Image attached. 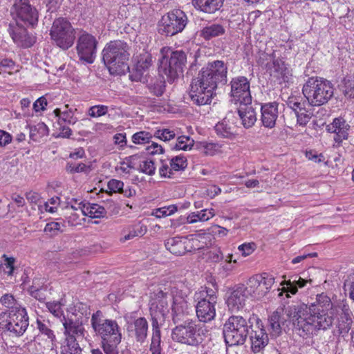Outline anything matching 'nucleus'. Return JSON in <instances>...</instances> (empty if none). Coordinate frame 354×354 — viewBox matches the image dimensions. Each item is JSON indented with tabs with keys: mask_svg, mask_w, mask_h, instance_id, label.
Listing matches in <instances>:
<instances>
[{
	"mask_svg": "<svg viewBox=\"0 0 354 354\" xmlns=\"http://www.w3.org/2000/svg\"><path fill=\"white\" fill-rule=\"evenodd\" d=\"M227 72L223 61L208 62L192 81L189 95L192 102L198 106L210 104L218 86L227 83Z\"/></svg>",
	"mask_w": 354,
	"mask_h": 354,
	"instance_id": "nucleus-1",
	"label": "nucleus"
},
{
	"mask_svg": "<svg viewBox=\"0 0 354 354\" xmlns=\"http://www.w3.org/2000/svg\"><path fill=\"white\" fill-rule=\"evenodd\" d=\"M150 311L152 318L158 316V321L164 320L165 316L169 313V301L171 303L172 320L174 323L183 319L185 310L188 308L186 295L176 286L158 289L151 296Z\"/></svg>",
	"mask_w": 354,
	"mask_h": 354,
	"instance_id": "nucleus-2",
	"label": "nucleus"
},
{
	"mask_svg": "<svg viewBox=\"0 0 354 354\" xmlns=\"http://www.w3.org/2000/svg\"><path fill=\"white\" fill-rule=\"evenodd\" d=\"M129 46L124 41L107 43L102 50V60L112 75H123L129 70Z\"/></svg>",
	"mask_w": 354,
	"mask_h": 354,
	"instance_id": "nucleus-3",
	"label": "nucleus"
},
{
	"mask_svg": "<svg viewBox=\"0 0 354 354\" xmlns=\"http://www.w3.org/2000/svg\"><path fill=\"white\" fill-rule=\"evenodd\" d=\"M288 322L292 323L300 336L312 334L317 330L315 318L310 313L308 306L304 303L288 305L283 309Z\"/></svg>",
	"mask_w": 354,
	"mask_h": 354,
	"instance_id": "nucleus-4",
	"label": "nucleus"
},
{
	"mask_svg": "<svg viewBox=\"0 0 354 354\" xmlns=\"http://www.w3.org/2000/svg\"><path fill=\"white\" fill-rule=\"evenodd\" d=\"M302 93L308 103L312 106H320L328 102L334 94L333 84L319 77H309L304 84Z\"/></svg>",
	"mask_w": 354,
	"mask_h": 354,
	"instance_id": "nucleus-5",
	"label": "nucleus"
},
{
	"mask_svg": "<svg viewBox=\"0 0 354 354\" xmlns=\"http://www.w3.org/2000/svg\"><path fill=\"white\" fill-rule=\"evenodd\" d=\"M308 308L315 318L317 330H326L333 326L337 308L326 294L317 295L315 301L308 306Z\"/></svg>",
	"mask_w": 354,
	"mask_h": 354,
	"instance_id": "nucleus-6",
	"label": "nucleus"
},
{
	"mask_svg": "<svg viewBox=\"0 0 354 354\" xmlns=\"http://www.w3.org/2000/svg\"><path fill=\"white\" fill-rule=\"evenodd\" d=\"M252 327L250 319L240 315L230 316L224 324L223 330L226 344L230 346L243 345Z\"/></svg>",
	"mask_w": 354,
	"mask_h": 354,
	"instance_id": "nucleus-7",
	"label": "nucleus"
},
{
	"mask_svg": "<svg viewBox=\"0 0 354 354\" xmlns=\"http://www.w3.org/2000/svg\"><path fill=\"white\" fill-rule=\"evenodd\" d=\"M188 308L185 310L183 319L176 323L178 325L172 330L171 337L175 342L196 346L201 338L196 324L188 317Z\"/></svg>",
	"mask_w": 354,
	"mask_h": 354,
	"instance_id": "nucleus-8",
	"label": "nucleus"
},
{
	"mask_svg": "<svg viewBox=\"0 0 354 354\" xmlns=\"http://www.w3.org/2000/svg\"><path fill=\"white\" fill-rule=\"evenodd\" d=\"M187 23L186 14L180 9H175L162 17L158 22V32L166 37H171L181 32Z\"/></svg>",
	"mask_w": 354,
	"mask_h": 354,
	"instance_id": "nucleus-9",
	"label": "nucleus"
},
{
	"mask_svg": "<svg viewBox=\"0 0 354 354\" xmlns=\"http://www.w3.org/2000/svg\"><path fill=\"white\" fill-rule=\"evenodd\" d=\"M51 39L64 50L68 49L74 43L75 29L66 18L55 19L50 30Z\"/></svg>",
	"mask_w": 354,
	"mask_h": 354,
	"instance_id": "nucleus-10",
	"label": "nucleus"
},
{
	"mask_svg": "<svg viewBox=\"0 0 354 354\" xmlns=\"http://www.w3.org/2000/svg\"><path fill=\"white\" fill-rule=\"evenodd\" d=\"M1 328L13 337H21L29 325V318L26 310H19L13 313H0Z\"/></svg>",
	"mask_w": 354,
	"mask_h": 354,
	"instance_id": "nucleus-11",
	"label": "nucleus"
},
{
	"mask_svg": "<svg viewBox=\"0 0 354 354\" xmlns=\"http://www.w3.org/2000/svg\"><path fill=\"white\" fill-rule=\"evenodd\" d=\"M15 19L14 24H21L26 26H34L38 22V11L30 0H15L10 10Z\"/></svg>",
	"mask_w": 354,
	"mask_h": 354,
	"instance_id": "nucleus-12",
	"label": "nucleus"
},
{
	"mask_svg": "<svg viewBox=\"0 0 354 354\" xmlns=\"http://www.w3.org/2000/svg\"><path fill=\"white\" fill-rule=\"evenodd\" d=\"M91 322L93 329L102 339L122 338L120 328L117 322L104 319L101 311L97 310L93 314Z\"/></svg>",
	"mask_w": 354,
	"mask_h": 354,
	"instance_id": "nucleus-13",
	"label": "nucleus"
},
{
	"mask_svg": "<svg viewBox=\"0 0 354 354\" xmlns=\"http://www.w3.org/2000/svg\"><path fill=\"white\" fill-rule=\"evenodd\" d=\"M274 283V277L264 272L250 277L245 288L250 297L254 299H260L270 290Z\"/></svg>",
	"mask_w": 354,
	"mask_h": 354,
	"instance_id": "nucleus-14",
	"label": "nucleus"
},
{
	"mask_svg": "<svg viewBox=\"0 0 354 354\" xmlns=\"http://www.w3.org/2000/svg\"><path fill=\"white\" fill-rule=\"evenodd\" d=\"M98 42L92 35L84 32L77 39L76 50L80 60L86 64L94 62Z\"/></svg>",
	"mask_w": 354,
	"mask_h": 354,
	"instance_id": "nucleus-15",
	"label": "nucleus"
},
{
	"mask_svg": "<svg viewBox=\"0 0 354 354\" xmlns=\"http://www.w3.org/2000/svg\"><path fill=\"white\" fill-rule=\"evenodd\" d=\"M231 87L230 95L233 100L240 104H251L250 82L245 76L239 75L232 77L230 80Z\"/></svg>",
	"mask_w": 354,
	"mask_h": 354,
	"instance_id": "nucleus-16",
	"label": "nucleus"
},
{
	"mask_svg": "<svg viewBox=\"0 0 354 354\" xmlns=\"http://www.w3.org/2000/svg\"><path fill=\"white\" fill-rule=\"evenodd\" d=\"M162 57L159 59L158 71L162 78H166L169 83L174 82L181 75L183 71L174 64L165 48L161 49Z\"/></svg>",
	"mask_w": 354,
	"mask_h": 354,
	"instance_id": "nucleus-17",
	"label": "nucleus"
},
{
	"mask_svg": "<svg viewBox=\"0 0 354 354\" xmlns=\"http://www.w3.org/2000/svg\"><path fill=\"white\" fill-rule=\"evenodd\" d=\"M24 26L22 24L10 23L8 32L17 46L23 48H29L35 44V39L28 33Z\"/></svg>",
	"mask_w": 354,
	"mask_h": 354,
	"instance_id": "nucleus-18",
	"label": "nucleus"
},
{
	"mask_svg": "<svg viewBox=\"0 0 354 354\" xmlns=\"http://www.w3.org/2000/svg\"><path fill=\"white\" fill-rule=\"evenodd\" d=\"M62 324L64 328V334L65 339H69L71 337L75 338L77 340L80 338H84L86 335V330L83 326L82 321L75 317H64L62 320Z\"/></svg>",
	"mask_w": 354,
	"mask_h": 354,
	"instance_id": "nucleus-19",
	"label": "nucleus"
},
{
	"mask_svg": "<svg viewBox=\"0 0 354 354\" xmlns=\"http://www.w3.org/2000/svg\"><path fill=\"white\" fill-rule=\"evenodd\" d=\"M270 75L279 84L288 83L292 79V70L285 62L280 58H274L270 68Z\"/></svg>",
	"mask_w": 354,
	"mask_h": 354,
	"instance_id": "nucleus-20",
	"label": "nucleus"
},
{
	"mask_svg": "<svg viewBox=\"0 0 354 354\" xmlns=\"http://www.w3.org/2000/svg\"><path fill=\"white\" fill-rule=\"evenodd\" d=\"M148 322L145 317H139L127 325V332L130 337L140 343H143L147 337Z\"/></svg>",
	"mask_w": 354,
	"mask_h": 354,
	"instance_id": "nucleus-21",
	"label": "nucleus"
},
{
	"mask_svg": "<svg viewBox=\"0 0 354 354\" xmlns=\"http://www.w3.org/2000/svg\"><path fill=\"white\" fill-rule=\"evenodd\" d=\"M250 297L244 286H239L228 297L226 304L231 312H236L243 308L246 299Z\"/></svg>",
	"mask_w": 354,
	"mask_h": 354,
	"instance_id": "nucleus-22",
	"label": "nucleus"
},
{
	"mask_svg": "<svg viewBox=\"0 0 354 354\" xmlns=\"http://www.w3.org/2000/svg\"><path fill=\"white\" fill-rule=\"evenodd\" d=\"M327 127L329 132L335 134L334 136L335 142L340 144L343 140L348 139L351 126L344 118H335Z\"/></svg>",
	"mask_w": 354,
	"mask_h": 354,
	"instance_id": "nucleus-23",
	"label": "nucleus"
},
{
	"mask_svg": "<svg viewBox=\"0 0 354 354\" xmlns=\"http://www.w3.org/2000/svg\"><path fill=\"white\" fill-rule=\"evenodd\" d=\"M278 106L277 102H268L261 105V120L265 127L272 129L276 124L278 118Z\"/></svg>",
	"mask_w": 354,
	"mask_h": 354,
	"instance_id": "nucleus-24",
	"label": "nucleus"
},
{
	"mask_svg": "<svg viewBox=\"0 0 354 354\" xmlns=\"http://www.w3.org/2000/svg\"><path fill=\"white\" fill-rule=\"evenodd\" d=\"M196 313L199 321L208 322L213 320L216 316L215 306L217 303L205 299H196Z\"/></svg>",
	"mask_w": 354,
	"mask_h": 354,
	"instance_id": "nucleus-25",
	"label": "nucleus"
},
{
	"mask_svg": "<svg viewBox=\"0 0 354 354\" xmlns=\"http://www.w3.org/2000/svg\"><path fill=\"white\" fill-rule=\"evenodd\" d=\"M255 329H252L250 339L251 342V348L254 353L260 352L268 343V337L262 324L259 325Z\"/></svg>",
	"mask_w": 354,
	"mask_h": 354,
	"instance_id": "nucleus-26",
	"label": "nucleus"
},
{
	"mask_svg": "<svg viewBox=\"0 0 354 354\" xmlns=\"http://www.w3.org/2000/svg\"><path fill=\"white\" fill-rule=\"evenodd\" d=\"M36 327L39 330V335L41 336L46 342L50 343V349L56 347L57 339L52 324L48 319H44L42 317H37L36 320Z\"/></svg>",
	"mask_w": 354,
	"mask_h": 354,
	"instance_id": "nucleus-27",
	"label": "nucleus"
},
{
	"mask_svg": "<svg viewBox=\"0 0 354 354\" xmlns=\"http://www.w3.org/2000/svg\"><path fill=\"white\" fill-rule=\"evenodd\" d=\"M152 65V57L147 53L140 55L135 66V72L131 75L133 81H140L145 71Z\"/></svg>",
	"mask_w": 354,
	"mask_h": 354,
	"instance_id": "nucleus-28",
	"label": "nucleus"
},
{
	"mask_svg": "<svg viewBox=\"0 0 354 354\" xmlns=\"http://www.w3.org/2000/svg\"><path fill=\"white\" fill-rule=\"evenodd\" d=\"M225 27L219 23H208L199 31V36L205 41L223 36L225 33Z\"/></svg>",
	"mask_w": 354,
	"mask_h": 354,
	"instance_id": "nucleus-29",
	"label": "nucleus"
},
{
	"mask_svg": "<svg viewBox=\"0 0 354 354\" xmlns=\"http://www.w3.org/2000/svg\"><path fill=\"white\" fill-rule=\"evenodd\" d=\"M251 104H241L238 109V114L242 124L246 129L252 127L257 121V113L255 109L250 106Z\"/></svg>",
	"mask_w": 354,
	"mask_h": 354,
	"instance_id": "nucleus-30",
	"label": "nucleus"
},
{
	"mask_svg": "<svg viewBox=\"0 0 354 354\" xmlns=\"http://www.w3.org/2000/svg\"><path fill=\"white\" fill-rule=\"evenodd\" d=\"M216 134L225 138L232 139L236 135V126L228 117H225L221 122H218L214 127Z\"/></svg>",
	"mask_w": 354,
	"mask_h": 354,
	"instance_id": "nucleus-31",
	"label": "nucleus"
},
{
	"mask_svg": "<svg viewBox=\"0 0 354 354\" xmlns=\"http://www.w3.org/2000/svg\"><path fill=\"white\" fill-rule=\"evenodd\" d=\"M224 0H192L194 7L203 12L214 14L223 5Z\"/></svg>",
	"mask_w": 354,
	"mask_h": 354,
	"instance_id": "nucleus-32",
	"label": "nucleus"
},
{
	"mask_svg": "<svg viewBox=\"0 0 354 354\" xmlns=\"http://www.w3.org/2000/svg\"><path fill=\"white\" fill-rule=\"evenodd\" d=\"M186 239L180 236L171 237L165 241V245L171 253L180 256L186 253Z\"/></svg>",
	"mask_w": 354,
	"mask_h": 354,
	"instance_id": "nucleus-33",
	"label": "nucleus"
},
{
	"mask_svg": "<svg viewBox=\"0 0 354 354\" xmlns=\"http://www.w3.org/2000/svg\"><path fill=\"white\" fill-rule=\"evenodd\" d=\"M270 335L277 337L281 333L282 328L288 326V320L282 317L280 313L274 311L269 317Z\"/></svg>",
	"mask_w": 354,
	"mask_h": 354,
	"instance_id": "nucleus-34",
	"label": "nucleus"
},
{
	"mask_svg": "<svg viewBox=\"0 0 354 354\" xmlns=\"http://www.w3.org/2000/svg\"><path fill=\"white\" fill-rule=\"evenodd\" d=\"M82 213L91 218L103 217L106 214L104 207L95 203H84L82 201L78 204Z\"/></svg>",
	"mask_w": 354,
	"mask_h": 354,
	"instance_id": "nucleus-35",
	"label": "nucleus"
},
{
	"mask_svg": "<svg viewBox=\"0 0 354 354\" xmlns=\"http://www.w3.org/2000/svg\"><path fill=\"white\" fill-rule=\"evenodd\" d=\"M107 186L110 193H120L127 198L132 197L136 194L135 189H131L129 185L124 187L122 181L116 179L109 180Z\"/></svg>",
	"mask_w": 354,
	"mask_h": 354,
	"instance_id": "nucleus-36",
	"label": "nucleus"
},
{
	"mask_svg": "<svg viewBox=\"0 0 354 354\" xmlns=\"http://www.w3.org/2000/svg\"><path fill=\"white\" fill-rule=\"evenodd\" d=\"M0 304L5 308H8L7 310L1 312V313H13L17 311L25 310L26 308L22 307L19 302L15 299L14 296L11 294L6 293L2 295L0 298Z\"/></svg>",
	"mask_w": 354,
	"mask_h": 354,
	"instance_id": "nucleus-37",
	"label": "nucleus"
},
{
	"mask_svg": "<svg viewBox=\"0 0 354 354\" xmlns=\"http://www.w3.org/2000/svg\"><path fill=\"white\" fill-rule=\"evenodd\" d=\"M352 322L349 310L346 308H344L337 324L339 333L342 334L348 333L351 328Z\"/></svg>",
	"mask_w": 354,
	"mask_h": 354,
	"instance_id": "nucleus-38",
	"label": "nucleus"
},
{
	"mask_svg": "<svg viewBox=\"0 0 354 354\" xmlns=\"http://www.w3.org/2000/svg\"><path fill=\"white\" fill-rule=\"evenodd\" d=\"M48 128L44 122H39L30 127V138L35 142H39L40 139L48 136Z\"/></svg>",
	"mask_w": 354,
	"mask_h": 354,
	"instance_id": "nucleus-39",
	"label": "nucleus"
},
{
	"mask_svg": "<svg viewBox=\"0 0 354 354\" xmlns=\"http://www.w3.org/2000/svg\"><path fill=\"white\" fill-rule=\"evenodd\" d=\"M217 299L216 290L207 286L201 287V290L195 294V299H205L217 303Z\"/></svg>",
	"mask_w": 354,
	"mask_h": 354,
	"instance_id": "nucleus-40",
	"label": "nucleus"
},
{
	"mask_svg": "<svg viewBox=\"0 0 354 354\" xmlns=\"http://www.w3.org/2000/svg\"><path fill=\"white\" fill-rule=\"evenodd\" d=\"M169 57L177 66L183 71L187 63V55L183 50H172L170 48H165Z\"/></svg>",
	"mask_w": 354,
	"mask_h": 354,
	"instance_id": "nucleus-41",
	"label": "nucleus"
},
{
	"mask_svg": "<svg viewBox=\"0 0 354 354\" xmlns=\"http://www.w3.org/2000/svg\"><path fill=\"white\" fill-rule=\"evenodd\" d=\"M158 316L152 318V336L150 348H161V333L158 322Z\"/></svg>",
	"mask_w": 354,
	"mask_h": 354,
	"instance_id": "nucleus-42",
	"label": "nucleus"
},
{
	"mask_svg": "<svg viewBox=\"0 0 354 354\" xmlns=\"http://www.w3.org/2000/svg\"><path fill=\"white\" fill-rule=\"evenodd\" d=\"M169 165V174H173V171H183L187 166V160L184 156H176L170 160Z\"/></svg>",
	"mask_w": 354,
	"mask_h": 354,
	"instance_id": "nucleus-43",
	"label": "nucleus"
},
{
	"mask_svg": "<svg viewBox=\"0 0 354 354\" xmlns=\"http://www.w3.org/2000/svg\"><path fill=\"white\" fill-rule=\"evenodd\" d=\"M194 145V141L189 136H181L178 137L176 144L171 147L172 150H190Z\"/></svg>",
	"mask_w": 354,
	"mask_h": 354,
	"instance_id": "nucleus-44",
	"label": "nucleus"
},
{
	"mask_svg": "<svg viewBox=\"0 0 354 354\" xmlns=\"http://www.w3.org/2000/svg\"><path fill=\"white\" fill-rule=\"evenodd\" d=\"M66 344L62 348V354H81L82 349L75 338L65 339Z\"/></svg>",
	"mask_w": 354,
	"mask_h": 354,
	"instance_id": "nucleus-45",
	"label": "nucleus"
},
{
	"mask_svg": "<svg viewBox=\"0 0 354 354\" xmlns=\"http://www.w3.org/2000/svg\"><path fill=\"white\" fill-rule=\"evenodd\" d=\"M122 338L110 339H102L103 351L106 354H118V346L121 342Z\"/></svg>",
	"mask_w": 354,
	"mask_h": 354,
	"instance_id": "nucleus-46",
	"label": "nucleus"
},
{
	"mask_svg": "<svg viewBox=\"0 0 354 354\" xmlns=\"http://www.w3.org/2000/svg\"><path fill=\"white\" fill-rule=\"evenodd\" d=\"M152 138L153 136L150 132L141 131L135 133L131 137V140L136 145H145L149 143Z\"/></svg>",
	"mask_w": 354,
	"mask_h": 354,
	"instance_id": "nucleus-47",
	"label": "nucleus"
},
{
	"mask_svg": "<svg viewBox=\"0 0 354 354\" xmlns=\"http://www.w3.org/2000/svg\"><path fill=\"white\" fill-rule=\"evenodd\" d=\"M307 282V280H305L300 277H295L292 280L290 279L286 282L288 286V292L294 295L297 292L298 288L304 287Z\"/></svg>",
	"mask_w": 354,
	"mask_h": 354,
	"instance_id": "nucleus-48",
	"label": "nucleus"
},
{
	"mask_svg": "<svg viewBox=\"0 0 354 354\" xmlns=\"http://www.w3.org/2000/svg\"><path fill=\"white\" fill-rule=\"evenodd\" d=\"M198 149L202 150L206 155L212 156L219 149V145L216 143L200 142L196 143Z\"/></svg>",
	"mask_w": 354,
	"mask_h": 354,
	"instance_id": "nucleus-49",
	"label": "nucleus"
},
{
	"mask_svg": "<svg viewBox=\"0 0 354 354\" xmlns=\"http://www.w3.org/2000/svg\"><path fill=\"white\" fill-rule=\"evenodd\" d=\"M306 102L304 101L301 102L299 97L295 96L289 97L287 100L288 106L295 113H298L300 111H305Z\"/></svg>",
	"mask_w": 354,
	"mask_h": 354,
	"instance_id": "nucleus-50",
	"label": "nucleus"
},
{
	"mask_svg": "<svg viewBox=\"0 0 354 354\" xmlns=\"http://www.w3.org/2000/svg\"><path fill=\"white\" fill-rule=\"evenodd\" d=\"M61 120L68 124H75L77 122V118L74 116L73 109L68 104H66L62 111Z\"/></svg>",
	"mask_w": 354,
	"mask_h": 354,
	"instance_id": "nucleus-51",
	"label": "nucleus"
},
{
	"mask_svg": "<svg viewBox=\"0 0 354 354\" xmlns=\"http://www.w3.org/2000/svg\"><path fill=\"white\" fill-rule=\"evenodd\" d=\"M176 211L177 207L175 205H171L156 209L152 212L151 214L155 216L156 218H162L170 216Z\"/></svg>",
	"mask_w": 354,
	"mask_h": 354,
	"instance_id": "nucleus-52",
	"label": "nucleus"
},
{
	"mask_svg": "<svg viewBox=\"0 0 354 354\" xmlns=\"http://www.w3.org/2000/svg\"><path fill=\"white\" fill-rule=\"evenodd\" d=\"M153 136L165 142L169 141L176 137V133L174 131L169 129L163 128L158 129L154 133Z\"/></svg>",
	"mask_w": 354,
	"mask_h": 354,
	"instance_id": "nucleus-53",
	"label": "nucleus"
},
{
	"mask_svg": "<svg viewBox=\"0 0 354 354\" xmlns=\"http://www.w3.org/2000/svg\"><path fill=\"white\" fill-rule=\"evenodd\" d=\"M3 258H4V262L1 264V266L4 272L8 276L12 275L15 270V259L14 257H8L6 254L3 255Z\"/></svg>",
	"mask_w": 354,
	"mask_h": 354,
	"instance_id": "nucleus-54",
	"label": "nucleus"
},
{
	"mask_svg": "<svg viewBox=\"0 0 354 354\" xmlns=\"http://www.w3.org/2000/svg\"><path fill=\"white\" fill-rule=\"evenodd\" d=\"M108 106L105 105H95L89 108L88 115L93 118L104 115L108 112Z\"/></svg>",
	"mask_w": 354,
	"mask_h": 354,
	"instance_id": "nucleus-55",
	"label": "nucleus"
},
{
	"mask_svg": "<svg viewBox=\"0 0 354 354\" xmlns=\"http://www.w3.org/2000/svg\"><path fill=\"white\" fill-rule=\"evenodd\" d=\"M64 225L58 222H50L46 225L44 232L51 236L58 234L63 231L62 227Z\"/></svg>",
	"mask_w": 354,
	"mask_h": 354,
	"instance_id": "nucleus-56",
	"label": "nucleus"
},
{
	"mask_svg": "<svg viewBox=\"0 0 354 354\" xmlns=\"http://www.w3.org/2000/svg\"><path fill=\"white\" fill-rule=\"evenodd\" d=\"M149 89L156 96H161L165 90V81L158 80L149 86Z\"/></svg>",
	"mask_w": 354,
	"mask_h": 354,
	"instance_id": "nucleus-57",
	"label": "nucleus"
},
{
	"mask_svg": "<svg viewBox=\"0 0 354 354\" xmlns=\"http://www.w3.org/2000/svg\"><path fill=\"white\" fill-rule=\"evenodd\" d=\"M342 92L346 97L354 98V80L344 79Z\"/></svg>",
	"mask_w": 354,
	"mask_h": 354,
	"instance_id": "nucleus-58",
	"label": "nucleus"
},
{
	"mask_svg": "<svg viewBox=\"0 0 354 354\" xmlns=\"http://www.w3.org/2000/svg\"><path fill=\"white\" fill-rule=\"evenodd\" d=\"M297 117V123L301 127H305L310 121L312 117V113L305 111H300L295 113Z\"/></svg>",
	"mask_w": 354,
	"mask_h": 354,
	"instance_id": "nucleus-59",
	"label": "nucleus"
},
{
	"mask_svg": "<svg viewBox=\"0 0 354 354\" xmlns=\"http://www.w3.org/2000/svg\"><path fill=\"white\" fill-rule=\"evenodd\" d=\"M46 307L55 317H59L62 315V304L59 301L48 302Z\"/></svg>",
	"mask_w": 354,
	"mask_h": 354,
	"instance_id": "nucleus-60",
	"label": "nucleus"
},
{
	"mask_svg": "<svg viewBox=\"0 0 354 354\" xmlns=\"http://www.w3.org/2000/svg\"><path fill=\"white\" fill-rule=\"evenodd\" d=\"M140 170L148 175H153L155 173L156 167L154 165V162L151 160H147L142 161V163L140 164Z\"/></svg>",
	"mask_w": 354,
	"mask_h": 354,
	"instance_id": "nucleus-61",
	"label": "nucleus"
},
{
	"mask_svg": "<svg viewBox=\"0 0 354 354\" xmlns=\"http://www.w3.org/2000/svg\"><path fill=\"white\" fill-rule=\"evenodd\" d=\"M239 250L242 252V254L245 257L251 254L256 249V245L254 243H248L240 245L238 248Z\"/></svg>",
	"mask_w": 354,
	"mask_h": 354,
	"instance_id": "nucleus-62",
	"label": "nucleus"
},
{
	"mask_svg": "<svg viewBox=\"0 0 354 354\" xmlns=\"http://www.w3.org/2000/svg\"><path fill=\"white\" fill-rule=\"evenodd\" d=\"M148 154H162L164 153L163 147L156 142H153L150 146L146 148Z\"/></svg>",
	"mask_w": 354,
	"mask_h": 354,
	"instance_id": "nucleus-63",
	"label": "nucleus"
},
{
	"mask_svg": "<svg viewBox=\"0 0 354 354\" xmlns=\"http://www.w3.org/2000/svg\"><path fill=\"white\" fill-rule=\"evenodd\" d=\"M47 104L46 99L44 96L40 97L33 103V109L35 112L44 111Z\"/></svg>",
	"mask_w": 354,
	"mask_h": 354,
	"instance_id": "nucleus-64",
	"label": "nucleus"
}]
</instances>
